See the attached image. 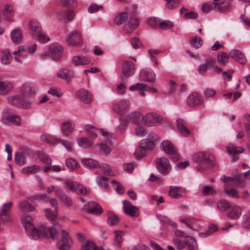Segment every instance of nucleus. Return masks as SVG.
<instances>
[{
	"label": "nucleus",
	"instance_id": "25",
	"mask_svg": "<svg viewBox=\"0 0 250 250\" xmlns=\"http://www.w3.org/2000/svg\"><path fill=\"white\" fill-rule=\"evenodd\" d=\"M183 189L180 187L170 186L168 195L173 199H178L183 196Z\"/></svg>",
	"mask_w": 250,
	"mask_h": 250
},
{
	"label": "nucleus",
	"instance_id": "52",
	"mask_svg": "<svg viewBox=\"0 0 250 250\" xmlns=\"http://www.w3.org/2000/svg\"><path fill=\"white\" fill-rule=\"evenodd\" d=\"M122 83L117 85V92L120 95H124L125 92L126 87L125 84L126 82V80L124 77H122L121 79Z\"/></svg>",
	"mask_w": 250,
	"mask_h": 250
},
{
	"label": "nucleus",
	"instance_id": "15",
	"mask_svg": "<svg viewBox=\"0 0 250 250\" xmlns=\"http://www.w3.org/2000/svg\"><path fill=\"white\" fill-rule=\"evenodd\" d=\"M203 98L196 93H193L188 96L187 103L190 106H194L200 105L203 103Z\"/></svg>",
	"mask_w": 250,
	"mask_h": 250
},
{
	"label": "nucleus",
	"instance_id": "30",
	"mask_svg": "<svg viewBox=\"0 0 250 250\" xmlns=\"http://www.w3.org/2000/svg\"><path fill=\"white\" fill-rule=\"evenodd\" d=\"M184 242L188 250H197V242L193 237L189 236H186Z\"/></svg>",
	"mask_w": 250,
	"mask_h": 250
},
{
	"label": "nucleus",
	"instance_id": "33",
	"mask_svg": "<svg viewBox=\"0 0 250 250\" xmlns=\"http://www.w3.org/2000/svg\"><path fill=\"white\" fill-rule=\"evenodd\" d=\"M42 141L50 144H58L60 143V139L54 136L43 134L41 136Z\"/></svg>",
	"mask_w": 250,
	"mask_h": 250
},
{
	"label": "nucleus",
	"instance_id": "36",
	"mask_svg": "<svg viewBox=\"0 0 250 250\" xmlns=\"http://www.w3.org/2000/svg\"><path fill=\"white\" fill-rule=\"evenodd\" d=\"M19 209L22 212H31L35 209V208L27 201H22L19 203Z\"/></svg>",
	"mask_w": 250,
	"mask_h": 250
},
{
	"label": "nucleus",
	"instance_id": "45",
	"mask_svg": "<svg viewBox=\"0 0 250 250\" xmlns=\"http://www.w3.org/2000/svg\"><path fill=\"white\" fill-rule=\"evenodd\" d=\"M141 117V114L139 112H132L128 115V119L135 124L139 123Z\"/></svg>",
	"mask_w": 250,
	"mask_h": 250
},
{
	"label": "nucleus",
	"instance_id": "5",
	"mask_svg": "<svg viewBox=\"0 0 250 250\" xmlns=\"http://www.w3.org/2000/svg\"><path fill=\"white\" fill-rule=\"evenodd\" d=\"M162 118L155 113H148L143 116L141 120V123L147 126H153L158 125Z\"/></svg>",
	"mask_w": 250,
	"mask_h": 250
},
{
	"label": "nucleus",
	"instance_id": "26",
	"mask_svg": "<svg viewBox=\"0 0 250 250\" xmlns=\"http://www.w3.org/2000/svg\"><path fill=\"white\" fill-rule=\"evenodd\" d=\"M57 76L66 81L69 82L74 77V73L71 70L62 69L58 71Z\"/></svg>",
	"mask_w": 250,
	"mask_h": 250
},
{
	"label": "nucleus",
	"instance_id": "13",
	"mask_svg": "<svg viewBox=\"0 0 250 250\" xmlns=\"http://www.w3.org/2000/svg\"><path fill=\"white\" fill-rule=\"evenodd\" d=\"M123 209L126 214L132 217L137 216L139 213L138 209L126 200L123 201Z\"/></svg>",
	"mask_w": 250,
	"mask_h": 250
},
{
	"label": "nucleus",
	"instance_id": "11",
	"mask_svg": "<svg viewBox=\"0 0 250 250\" xmlns=\"http://www.w3.org/2000/svg\"><path fill=\"white\" fill-rule=\"evenodd\" d=\"M134 64L129 61H125L122 63V73L124 78H128L132 75L135 71Z\"/></svg>",
	"mask_w": 250,
	"mask_h": 250
},
{
	"label": "nucleus",
	"instance_id": "64",
	"mask_svg": "<svg viewBox=\"0 0 250 250\" xmlns=\"http://www.w3.org/2000/svg\"><path fill=\"white\" fill-rule=\"evenodd\" d=\"M108 178L105 176H98L97 177V182L99 185L104 188H106L107 185L106 182L107 181Z\"/></svg>",
	"mask_w": 250,
	"mask_h": 250
},
{
	"label": "nucleus",
	"instance_id": "49",
	"mask_svg": "<svg viewBox=\"0 0 250 250\" xmlns=\"http://www.w3.org/2000/svg\"><path fill=\"white\" fill-rule=\"evenodd\" d=\"M40 167L37 165H33L32 166L26 167L23 168V172L25 174H31L36 173L39 171Z\"/></svg>",
	"mask_w": 250,
	"mask_h": 250
},
{
	"label": "nucleus",
	"instance_id": "2",
	"mask_svg": "<svg viewBox=\"0 0 250 250\" xmlns=\"http://www.w3.org/2000/svg\"><path fill=\"white\" fill-rule=\"evenodd\" d=\"M194 159L197 163L200 164L197 167V169L200 171H203L207 168L215 166L214 156L208 152H200L196 154Z\"/></svg>",
	"mask_w": 250,
	"mask_h": 250
},
{
	"label": "nucleus",
	"instance_id": "59",
	"mask_svg": "<svg viewBox=\"0 0 250 250\" xmlns=\"http://www.w3.org/2000/svg\"><path fill=\"white\" fill-rule=\"evenodd\" d=\"M242 225L244 228L250 229V211L247 214L243 215Z\"/></svg>",
	"mask_w": 250,
	"mask_h": 250
},
{
	"label": "nucleus",
	"instance_id": "16",
	"mask_svg": "<svg viewBox=\"0 0 250 250\" xmlns=\"http://www.w3.org/2000/svg\"><path fill=\"white\" fill-rule=\"evenodd\" d=\"M71 62L75 66L85 65L90 64L91 60L86 56L76 55L72 57Z\"/></svg>",
	"mask_w": 250,
	"mask_h": 250
},
{
	"label": "nucleus",
	"instance_id": "38",
	"mask_svg": "<svg viewBox=\"0 0 250 250\" xmlns=\"http://www.w3.org/2000/svg\"><path fill=\"white\" fill-rule=\"evenodd\" d=\"M10 36L12 42L15 43H19L22 40V34L21 31L19 29L12 30L11 32Z\"/></svg>",
	"mask_w": 250,
	"mask_h": 250
},
{
	"label": "nucleus",
	"instance_id": "6",
	"mask_svg": "<svg viewBox=\"0 0 250 250\" xmlns=\"http://www.w3.org/2000/svg\"><path fill=\"white\" fill-rule=\"evenodd\" d=\"M163 150L170 155L174 161H177L180 159V156L174 145L168 140H164L162 142Z\"/></svg>",
	"mask_w": 250,
	"mask_h": 250
},
{
	"label": "nucleus",
	"instance_id": "12",
	"mask_svg": "<svg viewBox=\"0 0 250 250\" xmlns=\"http://www.w3.org/2000/svg\"><path fill=\"white\" fill-rule=\"evenodd\" d=\"M83 208L87 212L96 215L100 214L103 212L101 207L93 201L89 202L87 205H84Z\"/></svg>",
	"mask_w": 250,
	"mask_h": 250
},
{
	"label": "nucleus",
	"instance_id": "46",
	"mask_svg": "<svg viewBox=\"0 0 250 250\" xmlns=\"http://www.w3.org/2000/svg\"><path fill=\"white\" fill-rule=\"evenodd\" d=\"M99 168H101L104 174L108 175L110 176H114V174L112 171L109 165L106 164H103L100 165L98 167Z\"/></svg>",
	"mask_w": 250,
	"mask_h": 250
},
{
	"label": "nucleus",
	"instance_id": "14",
	"mask_svg": "<svg viewBox=\"0 0 250 250\" xmlns=\"http://www.w3.org/2000/svg\"><path fill=\"white\" fill-rule=\"evenodd\" d=\"M81 41V38L80 33L74 31L70 33L66 39L67 43L71 46H74L79 44Z\"/></svg>",
	"mask_w": 250,
	"mask_h": 250
},
{
	"label": "nucleus",
	"instance_id": "27",
	"mask_svg": "<svg viewBox=\"0 0 250 250\" xmlns=\"http://www.w3.org/2000/svg\"><path fill=\"white\" fill-rule=\"evenodd\" d=\"M140 76L145 81L153 82L155 81V75L151 70L144 69L140 72Z\"/></svg>",
	"mask_w": 250,
	"mask_h": 250
},
{
	"label": "nucleus",
	"instance_id": "63",
	"mask_svg": "<svg viewBox=\"0 0 250 250\" xmlns=\"http://www.w3.org/2000/svg\"><path fill=\"white\" fill-rule=\"evenodd\" d=\"M118 221V217L114 214H110L109 215V217L108 218V224L110 226H114L117 224Z\"/></svg>",
	"mask_w": 250,
	"mask_h": 250
},
{
	"label": "nucleus",
	"instance_id": "22",
	"mask_svg": "<svg viewBox=\"0 0 250 250\" xmlns=\"http://www.w3.org/2000/svg\"><path fill=\"white\" fill-rule=\"evenodd\" d=\"M77 95L81 101L85 104H90L92 102L91 94L86 89H82L78 91Z\"/></svg>",
	"mask_w": 250,
	"mask_h": 250
},
{
	"label": "nucleus",
	"instance_id": "47",
	"mask_svg": "<svg viewBox=\"0 0 250 250\" xmlns=\"http://www.w3.org/2000/svg\"><path fill=\"white\" fill-rule=\"evenodd\" d=\"M15 160L16 164L19 165H23L25 164V157L22 152H18L16 153Z\"/></svg>",
	"mask_w": 250,
	"mask_h": 250
},
{
	"label": "nucleus",
	"instance_id": "18",
	"mask_svg": "<svg viewBox=\"0 0 250 250\" xmlns=\"http://www.w3.org/2000/svg\"><path fill=\"white\" fill-rule=\"evenodd\" d=\"M138 25V20L134 17H130L128 22L124 26V31L127 34H130Z\"/></svg>",
	"mask_w": 250,
	"mask_h": 250
},
{
	"label": "nucleus",
	"instance_id": "56",
	"mask_svg": "<svg viewBox=\"0 0 250 250\" xmlns=\"http://www.w3.org/2000/svg\"><path fill=\"white\" fill-rule=\"evenodd\" d=\"M5 119L9 122L16 125H19L21 124V120L20 117L17 115L9 116L6 117Z\"/></svg>",
	"mask_w": 250,
	"mask_h": 250
},
{
	"label": "nucleus",
	"instance_id": "60",
	"mask_svg": "<svg viewBox=\"0 0 250 250\" xmlns=\"http://www.w3.org/2000/svg\"><path fill=\"white\" fill-rule=\"evenodd\" d=\"M13 54L14 55V60L17 62H19V63H22V62H23V60L21 59L20 58V57H22V58L24 57L27 55L23 52H20L18 50L14 51L13 52Z\"/></svg>",
	"mask_w": 250,
	"mask_h": 250
},
{
	"label": "nucleus",
	"instance_id": "3",
	"mask_svg": "<svg viewBox=\"0 0 250 250\" xmlns=\"http://www.w3.org/2000/svg\"><path fill=\"white\" fill-rule=\"evenodd\" d=\"M8 102L11 105L23 108H27L30 105L24 94L10 96L8 98Z\"/></svg>",
	"mask_w": 250,
	"mask_h": 250
},
{
	"label": "nucleus",
	"instance_id": "20",
	"mask_svg": "<svg viewBox=\"0 0 250 250\" xmlns=\"http://www.w3.org/2000/svg\"><path fill=\"white\" fill-rule=\"evenodd\" d=\"M229 54L232 59L240 64H244L246 63L247 60L245 55L240 50L233 49L230 52Z\"/></svg>",
	"mask_w": 250,
	"mask_h": 250
},
{
	"label": "nucleus",
	"instance_id": "10",
	"mask_svg": "<svg viewBox=\"0 0 250 250\" xmlns=\"http://www.w3.org/2000/svg\"><path fill=\"white\" fill-rule=\"evenodd\" d=\"M49 55L54 60L59 59L62 53V47L57 43L52 44L49 48Z\"/></svg>",
	"mask_w": 250,
	"mask_h": 250
},
{
	"label": "nucleus",
	"instance_id": "21",
	"mask_svg": "<svg viewBox=\"0 0 250 250\" xmlns=\"http://www.w3.org/2000/svg\"><path fill=\"white\" fill-rule=\"evenodd\" d=\"M56 195L59 197L61 202L68 207L72 205V200L62 190L56 188L55 190Z\"/></svg>",
	"mask_w": 250,
	"mask_h": 250
},
{
	"label": "nucleus",
	"instance_id": "34",
	"mask_svg": "<svg viewBox=\"0 0 250 250\" xmlns=\"http://www.w3.org/2000/svg\"><path fill=\"white\" fill-rule=\"evenodd\" d=\"M81 162L83 166L87 168H98L99 163L98 161L91 158H84Z\"/></svg>",
	"mask_w": 250,
	"mask_h": 250
},
{
	"label": "nucleus",
	"instance_id": "50",
	"mask_svg": "<svg viewBox=\"0 0 250 250\" xmlns=\"http://www.w3.org/2000/svg\"><path fill=\"white\" fill-rule=\"evenodd\" d=\"M166 2V7L170 10L176 8L180 2V0H164Z\"/></svg>",
	"mask_w": 250,
	"mask_h": 250
},
{
	"label": "nucleus",
	"instance_id": "48",
	"mask_svg": "<svg viewBox=\"0 0 250 250\" xmlns=\"http://www.w3.org/2000/svg\"><path fill=\"white\" fill-rule=\"evenodd\" d=\"M96 245L90 241H87L85 244L82 245L81 250H99Z\"/></svg>",
	"mask_w": 250,
	"mask_h": 250
},
{
	"label": "nucleus",
	"instance_id": "43",
	"mask_svg": "<svg viewBox=\"0 0 250 250\" xmlns=\"http://www.w3.org/2000/svg\"><path fill=\"white\" fill-rule=\"evenodd\" d=\"M77 143L79 146L83 148H87L92 145V142L88 140L86 138H78L77 139Z\"/></svg>",
	"mask_w": 250,
	"mask_h": 250
},
{
	"label": "nucleus",
	"instance_id": "29",
	"mask_svg": "<svg viewBox=\"0 0 250 250\" xmlns=\"http://www.w3.org/2000/svg\"><path fill=\"white\" fill-rule=\"evenodd\" d=\"M1 54V62L4 65L9 64L12 60V57L9 51L7 49H2L0 50Z\"/></svg>",
	"mask_w": 250,
	"mask_h": 250
},
{
	"label": "nucleus",
	"instance_id": "39",
	"mask_svg": "<svg viewBox=\"0 0 250 250\" xmlns=\"http://www.w3.org/2000/svg\"><path fill=\"white\" fill-rule=\"evenodd\" d=\"M37 155L40 159V161L42 163L50 165L52 163V160L49 156L43 152V151H39L37 153Z\"/></svg>",
	"mask_w": 250,
	"mask_h": 250
},
{
	"label": "nucleus",
	"instance_id": "8",
	"mask_svg": "<svg viewBox=\"0 0 250 250\" xmlns=\"http://www.w3.org/2000/svg\"><path fill=\"white\" fill-rule=\"evenodd\" d=\"M250 174V169L243 173H240L233 177H229L225 178L223 180L224 182H232L233 184L236 187H241L243 186L244 181V177L248 176Z\"/></svg>",
	"mask_w": 250,
	"mask_h": 250
},
{
	"label": "nucleus",
	"instance_id": "42",
	"mask_svg": "<svg viewBox=\"0 0 250 250\" xmlns=\"http://www.w3.org/2000/svg\"><path fill=\"white\" fill-rule=\"evenodd\" d=\"M201 192L204 196H214L217 193L216 191L212 187L208 186H203L201 188Z\"/></svg>",
	"mask_w": 250,
	"mask_h": 250
},
{
	"label": "nucleus",
	"instance_id": "7",
	"mask_svg": "<svg viewBox=\"0 0 250 250\" xmlns=\"http://www.w3.org/2000/svg\"><path fill=\"white\" fill-rule=\"evenodd\" d=\"M158 171L162 174H168L171 169V167L168 160L166 157L158 158L156 160Z\"/></svg>",
	"mask_w": 250,
	"mask_h": 250
},
{
	"label": "nucleus",
	"instance_id": "37",
	"mask_svg": "<svg viewBox=\"0 0 250 250\" xmlns=\"http://www.w3.org/2000/svg\"><path fill=\"white\" fill-rule=\"evenodd\" d=\"M79 183L72 179H68L64 182L65 189L72 191H76L77 188L79 187Z\"/></svg>",
	"mask_w": 250,
	"mask_h": 250
},
{
	"label": "nucleus",
	"instance_id": "17",
	"mask_svg": "<svg viewBox=\"0 0 250 250\" xmlns=\"http://www.w3.org/2000/svg\"><path fill=\"white\" fill-rule=\"evenodd\" d=\"M75 125L70 121L63 122L60 127L62 134L65 136L70 135L74 130Z\"/></svg>",
	"mask_w": 250,
	"mask_h": 250
},
{
	"label": "nucleus",
	"instance_id": "19",
	"mask_svg": "<svg viewBox=\"0 0 250 250\" xmlns=\"http://www.w3.org/2000/svg\"><path fill=\"white\" fill-rule=\"evenodd\" d=\"M227 151L228 153L233 155V160L236 161L237 160V157L235 155L243 153L244 151V149L241 146H237L232 144H229L226 146Z\"/></svg>",
	"mask_w": 250,
	"mask_h": 250
},
{
	"label": "nucleus",
	"instance_id": "61",
	"mask_svg": "<svg viewBox=\"0 0 250 250\" xmlns=\"http://www.w3.org/2000/svg\"><path fill=\"white\" fill-rule=\"evenodd\" d=\"M48 93L58 98L61 97L63 95V93L57 87H53L50 88L48 90Z\"/></svg>",
	"mask_w": 250,
	"mask_h": 250
},
{
	"label": "nucleus",
	"instance_id": "32",
	"mask_svg": "<svg viewBox=\"0 0 250 250\" xmlns=\"http://www.w3.org/2000/svg\"><path fill=\"white\" fill-rule=\"evenodd\" d=\"M242 214V208L240 207L236 206L233 207L231 211L228 213V216L232 219L236 220L240 217Z\"/></svg>",
	"mask_w": 250,
	"mask_h": 250
},
{
	"label": "nucleus",
	"instance_id": "40",
	"mask_svg": "<svg viewBox=\"0 0 250 250\" xmlns=\"http://www.w3.org/2000/svg\"><path fill=\"white\" fill-rule=\"evenodd\" d=\"M177 128L178 131L183 136H188L189 134V130L183 125L181 120H177Z\"/></svg>",
	"mask_w": 250,
	"mask_h": 250
},
{
	"label": "nucleus",
	"instance_id": "28",
	"mask_svg": "<svg viewBox=\"0 0 250 250\" xmlns=\"http://www.w3.org/2000/svg\"><path fill=\"white\" fill-rule=\"evenodd\" d=\"M74 13L73 10H66L58 14V19L64 22L70 21L74 17Z\"/></svg>",
	"mask_w": 250,
	"mask_h": 250
},
{
	"label": "nucleus",
	"instance_id": "31",
	"mask_svg": "<svg viewBox=\"0 0 250 250\" xmlns=\"http://www.w3.org/2000/svg\"><path fill=\"white\" fill-rule=\"evenodd\" d=\"M29 26L33 36H36L42 32L40 24L37 21H31Z\"/></svg>",
	"mask_w": 250,
	"mask_h": 250
},
{
	"label": "nucleus",
	"instance_id": "4",
	"mask_svg": "<svg viewBox=\"0 0 250 250\" xmlns=\"http://www.w3.org/2000/svg\"><path fill=\"white\" fill-rule=\"evenodd\" d=\"M130 105L128 100L122 99L113 104L112 109L117 114L123 116L129 110Z\"/></svg>",
	"mask_w": 250,
	"mask_h": 250
},
{
	"label": "nucleus",
	"instance_id": "58",
	"mask_svg": "<svg viewBox=\"0 0 250 250\" xmlns=\"http://www.w3.org/2000/svg\"><path fill=\"white\" fill-rule=\"evenodd\" d=\"M191 45L195 48H199L202 46L203 44V41L200 37H195L191 40Z\"/></svg>",
	"mask_w": 250,
	"mask_h": 250
},
{
	"label": "nucleus",
	"instance_id": "62",
	"mask_svg": "<svg viewBox=\"0 0 250 250\" xmlns=\"http://www.w3.org/2000/svg\"><path fill=\"white\" fill-rule=\"evenodd\" d=\"M173 26V23L169 21H164L159 23V27L163 29H169Z\"/></svg>",
	"mask_w": 250,
	"mask_h": 250
},
{
	"label": "nucleus",
	"instance_id": "35",
	"mask_svg": "<svg viewBox=\"0 0 250 250\" xmlns=\"http://www.w3.org/2000/svg\"><path fill=\"white\" fill-rule=\"evenodd\" d=\"M212 3L214 6V9L221 12H225L230 6V2L228 1L220 3L217 2H213Z\"/></svg>",
	"mask_w": 250,
	"mask_h": 250
},
{
	"label": "nucleus",
	"instance_id": "55",
	"mask_svg": "<svg viewBox=\"0 0 250 250\" xmlns=\"http://www.w3.org/2000/svg\"><path fill=\"white\" fill-rule=\"evenodd\" d=\"M12 203L10 202L6 204H4L1 208L0 211V216L6 215L8 212H9L12 208Z\"/></svg>",
	"mask_w": 250,
	"mask_h": 250
},
{
	"label": "nucleus",
	"instance_id": "57",
	"mask_svg": "<svg viewBox=\"0 0 250 250\" xmlns=\"http://www.w3.org/2000/svg\"><path fill=\"white\" fill-rule=\"evenodd\" d=\"M229 59V55L225 53L222 52L218 55V62L221 65L225 64Z\"/></svg>",
	"mask_w": 250,
	"mask_h": 250
},
{
	"label": "nucleus",
	"instance_id": "1",
	"mask_svg": "<svg viewBox=\"0 0 250 250\" xmlns=\"http://www.w3.org/2000/svg\"><path fill=\"white\" fill-rule=\"evenodd\" d=\"M32 218L30 215H25L22 218V221L28 236L32 239H37L42 236H47L49 233L52 239H57L59 236V233L54 227L49 228L42 227L40 229H36L32 224Z\"/></svg>",
	"mask_w": 250,
	"mask_h": 250
},
{
	"label": "nucleus",
	"instance_id": "41",
	"mask_svg": "<svg viewBox=\"0 0 250 250\" xmlns=\"http://www.w3.org/2000/svg\"><path fill=\"white\" fill-rule=\"evenodd\" d=\"M128 19V15L125 12H123L120 13L119 15L116 16L114 19V23L116 25H120L122 23H124Z\"/></svg>",
	"mask_w": 250,
	"mask_h": 250
},
{
	"label": "nucleus",
	"instance_id": "54",
	"mask_svg": "<svg viewBox=\"0 0 250 250\" xmlns=\"http://www.w3.org/2000/svg\"><path fill=\"white\" fill-rule=\"evenodd\" d=\"M78 163L75 159L70 158L65 160V165L67 167L71 170L75 169L78 166Z\"/></svg>",
	"mask_w": 250,
	"mask_h": 250
},
{
	"label": "nucleus",
	"instance_id": "9",
	"mask_svg": "<svg viewBox=\"0 0 250 250\" xmlns=\"http://www.w3.org/2000/svg\"><path fill=\"white\" fill-rule=\"evenodd\" d=\"M72 240L69 233L65 230H62L61 244L59 246L60 250H70L72 246Z\"/></svg>",
	"mask_w": 250,
	"mask_h": 250
},
{
	"label": "nucleus",
	"instance_id": "51",
	"mask_svg": "<svg viewBox=\"0 0 250 250\" xmlns=\"http://www.w3.org/2000/svg\"><path fill=\"white\" fill-rule=\"evenodd\" d=\"M230 208V203L226 200H221L217 203V208L220 211H226Z\"/></svg>",
	"mask_w": 250,
	"mask_h": 250
},
{
	"label": "nucleus",
	"instance_id": "44",
	"mask_svg": "<svg viewBox=\"0 0 250 250\" xmlns=\"http://www.w3.org/2000/svg\"><path fill=\"white\" fill-rule=\"evenodd\" d=\"M45 216L46 218L50 221L55 220L58 216V208H56L53 211L51 210L50 209H46L44 210Z\"/></svg>",
	"mask_w": 250,
	"mask_h": 250
},
{
	"label": "nucleus",
	"instance_id": "24",
	"mask_svg": "<svg viewBox=\"0 0 250 250\" xmlns=\"http://www.w3.org/2000/svg\"><path fill=\"white\" fill-rule=\"evenodd\" d=\"M105 142L102 143L99 145L100 152L101 153L104 155H107L111 151V142L110 138H111V135L109 133L108 137Z\"/></svg>",
	"mask_w": 250,
	"mask_h": 250
},
{
	"label": "nucleus",
	"instance_id": "53",
	"mask_svg": "<svg viewBox=\"0 0 250 250\" xmlns=\"http://www.w3.org/2000/svg\"><path fill=\"white\" fill-rule=\"evenodd\" d=\"M140 143H141V147H144L146 149H150L153 148L155 146L154 142L149 139H144L141 140Z\"/></svg>",
	"mask_w": 250,
	"mask_h": 250
},
{
	"label": "nucleus",
	"instance_id": "23",
	"mask_svg": "<svg viewBox=\"0 0 250 250\" xmlns=\"http://www.w3.org/2000/svg\"><path fill=\"white\" fill-rule=\"evenodd\" d=\"M14 11L11 5L6 4L4 5L2 10L3 18L6 21H12Z\"/></svg>",
	"mask_w": 250,
	"mask_h": 250
}]
</instances>
